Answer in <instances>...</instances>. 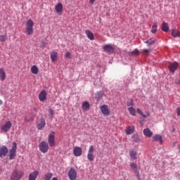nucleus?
<instances>
[{
    "instance_id": "21",
    "label": "nucleus",
    "mask_w": 180,
    "mask_h": 180,
    "mask_svg": "<svg viewBox=\"0 0 180 180\" xmlns=\"http://www.w3.org/2000/svg\"><path fill=\"white\" fill-rule=\"evenodd\" d=\"M85 33H86L88 39H89V40H95V37H94V33H92V32H91V30H86L85 31Z\"/></svg>"
},
{
    "instance_id": "7",
    "label": "nucleus",
    "mask_w": 180,
    "mask_h": 180,
    "mask_svg": "<svg viewBox=\"0 0 180 180\" xmlns=\"http://www.w3.org/2000/svg\"><path fill=\"white\" fill-rule=\"evenodd\" d=\"M48 143L51 147H54V146H56V137L54 136V132H52L49 135Z\"/></svg>"
},
{
    "instance_id": "49",
    "label": "nucleus",
    "mask_w": 180,
    "mask_h": 180,
    "mask_svg": "<svg viewBox=\"0 0 180 180\" xmlns=\"http://www.w3.org/2000/svg\"><path fill=\"white\" fill-rule=\"evenodd\" d=\"M95 1L96 0H89V4H91V5H94V4H95Z\"/></svg>"
},
{
    "instance_id": "9",
    "label": "nucleus",
    "mask_w": 180,
    "mask_h": 180,
    "mask_svg": "<svg viewBox=\"0 0 180 180\" xmlns=\"http://www.w3.org/2000/svg\"><path fill=\"white\" fill-rule=\"evenodd\" d=\"M46 126V120L44 117H41L37 122V127L38 130H42L43 128Z\"/></svg>"
},
{
    "instance_id": "34",
    "label": "nucleus",
    "mask_w": 180,
    "mask_h": 180,
    "mask_svg": "<svg viewBox=\"0 0 180 180\" xmlns=\"http://www.w3.org/2000/svg\"><path fill=\"white\" fill-rule=\"evenodd\" d=\"M128 110H129L130 115H131L132 116H136V109H134V108L129 107L128 108Z\"/></svg>"
},
{
    "instance_id": "11",
    "label": "nucleus",
    "mask_w": 180,
    "mask_h": 180,
    "mask_svg": "<svg viewBox=\"0 0 180 180\" xmlns=\"http://www.w3.org/2000/svg\"><path fill=\"white\" fill-rule=\"evenodd\" d=\"M63 4L58 3L55 6V11L56 13H58V15H63Z\"/></svg>"
},
{
    "instance_id": "51",
    "label": "nucleus",
    "mask_w": 180,
    "mask_h": 180,
    "mask_svg": "<svg viewBox=\"0 0 180 180\" xmlns=\"http://www.w3.org/2000/svg\"><path fill=\"white\" fill-rule=\"evenodd\" d=\"M176 142H174V143H173V147H176Z\"/></svg>"
},
{
    "instance_id": "53",
    "label": "nucleus",
    "mask_w": 180,
    "mask_h": 180,
    "mask_svg": "<svg viewBox=\"0 0 180 180\" xmlns=\"http://www.w3.org/2000/svg\"><path fill=\"white\" fill-rule=\"evenodd\" d=\"M4 103V102L2 101V100H0V105H2Z\"/></svg>"
},
{
    "instance_id": "25",
    "label": "nucleus",
    "mask_w": 180,
    "mask_h": 180,
    "mask_svg": "<svg viewBox=\"0 0 180 180\" xmlns=\"http://www.w3.org/2000/svg\"><path fill=\"white\" fill-rule=\"evenodd\" d=\"M162 30L165 32L169 30V26L168 25V23L165 22L162 24Z\"/></svg>"
},
{
    "instance_id": "39",
    "label": "nucleus",
    "mask_w": 180,
    "mask_h": 180,
    "mask_svg": "<svg viewBox=\"0 0 180 180\" xmlns=\"http://www.w3.org/2000/svg\"><path fill=\"white\" fill-rule=\"evenodd\" d=\"M103 96V93L102 91H98L96 94V98H97L98 99H101V98H102Z\"/></svg>"
},
{
    "instance_id": "26",
    "label": "nucleus",
    "mask_w": 180,
    "mask_h": 180,
    "mask_svg": "<svg viewBox=\"0 0 180 180\" xmlns=\"http://www.w3.org/2000/svg\"><path fill=\"white\" fill-rule=\"evenodd\" d=\"M134 131V126L128 127L126 129V134L130 135Z\"/></svg>"
},
{
    "instance_id": "22",
    "label": "nucleus",
    "mask_w": 180,
    "mask_h": 180,
    "mask_svg": "<svg viewBox=\"0 0 180 180\" xmlns=\"http://www.w3.org/2000/svg\"><path fill=\"white\" fill-rule=\"evenodd\" d=\"M6 78V73L4 71V68H0V79L1 81H5Z\"/></svg>"
},
{
    "instance_id": "8",
    "label": "nucleus",
    "mask_w": 180,
    "mask_h": 180,
    "mask_svg": "<svg viewBox=\"0 0 180 180\" xmlns=\"http://www.w3.org/2000/svg\"><path fill=\"white\" fill-rule=\"evenodd\" d=\"M100 109L103 115H105V116H109L110 115V111H109V107H108V105H101Z\"/></svg>"
},
{
    "instance_id": "27",
    "label": "nucleus",
    "mask_w": 180,
    "mask_h": 180,
    "mask_svg": "<svg viewBox=\"0 0 180 180\" xmlns=\"http://www.w3.org/2000/svg\"><path fill=\"white\" fill-rule=\"evenodd\" d=\"M180 32L176 29H173L172 31V35L173 37H179Z\"/></svg>"
},
{
    "instance_id": "52",
    "label": "nucleus",
    "mask_w": 180,
    "mask_h": 180,
    "mask_svg": "<svg viewBox=\"0 0 180 180\" xmlns=\"http://www.w3.org/2000/svg\"><path fill=\"white\" fill-rule=\"evenodd\" d=\"M51 180H58V179H57V177H53Z\"/></svg>"
},
{
    "instance_id": "41",
    "label": "nucleus",
    "mask_w": 180,
    "mask_h": 180,
    "mask_svg": "<svg viewBox=\"0 0 180 180\" xmlns=\"http://www.w3.org/2000/svg\"><path fill=\"white\" fill-rule=\"evenodd\" d=\"M94 151V146H91L89 148V153L88 154H93Z\"/></svg>"
},
{
    "instance_id": "23",
    "label": "nucleus",
    "mask_w": 180,
    "mask_h": 180,
    "mask_svg": "<svg viewBox=\"0 0 180 180\" xmlns=\"http://www.w3.org/2000/svg\"><path fill=\"white\" fill-rule=\"evenodd\" d=\"M35 115H32V114H27L25 117V120L26 122H32V120H34Z\"/></svg>"
},
{
    "instance_id": "17",
    "label": "nucleus",
    "mask_w": 180,
    "mask_h": 180,
    "mask_svg": "<svg viewBox=\"0 0 180 180\" xmlns=\"http://www.w3.org/2000/svg\"><path fill=\"white\" fill-rule=\"evenodd\" d=\"M46 96H47V94L46 93V91L44 90L41 91L39 95V101H41V102H44V101H46Z\"/></svg>"
},
{
    "instance_id": "29",
    "label": "nucleus",
    "mask_w": 180,
    "mask_h": 180,
    "mask_svg": "<svg viewBox=\"0 0 180 180\" xmlns=\"http://www.w3.org/2000/svg\"><path fill=\"white\" fill-rule=\"evenodd\" d=\"M31 72L34 75L39 74V68H37L36 65H33L31 68Z\"/></svg>"
},
{
    "instance_id": "33",
    "label": "nucleus",
    "mask_w": 180,
    "mask_h": 180,
    "mask_svg": "<svg viewBox=\"0 0 180 180\" xmlns=\"http://www.w3.org/2000/svg\"><path fill=\"white\" fill-rule=\"evenodd\" d=\"M140 54V51L138 49H135L131 52H129V56H139Z\"/></svg>"
},
{
    "instance_id": "55",
    "label": "nucleus",
    "mask_w": 180,
    "mask_h": 180,
    "mask_svg": "<svg viewBox=\"0 0 180 180\" xmlns=\"http://www.w3.org/2000/svg\"><path fill=\"white\" fill-rule=\"evenodd\" d=\"M34 110H37V109H36V108H34Z\"/></svg>"
},
{
    "instance_id": "18",
    "label": "nucleus",
    "mask_w": 180,
    "mask_h": 180,
    "mask_svg": "<svg viewBox=\"0 0 180 180\" xmlns=\"http://www.w3.org/2000/svg\"><path fill=\"white\" fill-rule=\"evenodd\" d=\"M129 157L131 160H137V152L136 150L132 149L129 150Z\"/></svg>"
},
{
    "instance_id": "24",
    "label": "nucleus",
    "mask_w": 180,
    "mask_h": 180,
    "mask_svg": "<svg viewBox=\"0 0 180 180\" xmlns=\"http://www.w3.org/2000/svg\"><path fill=\"white\" fill-rule=\"evenodd\" d=\"M153 141H160V144H162V136L160 134H157L153 136Z\"/></svg>"
},
{
    "instance_id": "19",
    "label": "nucleus",
    "mask_w": 180,
    "mask_h": 180,
    "mask_svg": "<svg viewBox=\"0 0 180 180\" xmlns=\"http://www.w3.org/2000/svg\"><path fill=\"white\" fill-rule=\"evenodd\" d=\"M89 108H91V105H89V103L88 101L83 102L82 105V110H89Z\"/></svg>"
},
{
    "instance_id": "37",
    "label": "nucleus",
    "mask_w": 180,
    "mask_h": 180,
    "mask_svg": "<svg viewBox=\"0 0 180 180\" xmlns=\"http://www.w3.org/2000/svg\"><path fill=\"white\" fill-rule=\"evenodd\" d=\"M87 159L89 160V161H94L95 160V156H94L93 153H88Z\"/></svg>"
},
{
    "instance_id": "13",
    "label": "nucleus",
    "mask_w": 180,
    "mask_h": 180,
    "mask_svg": "<svg viewBox=\"0 0 180 180\" xmlns=\"http://www.w3.org/2000/svg\"><path fill=\"white\" fill-rule=\"evenodd\" d=\"M37 176H39V171L35 170L29 174L28 180H36Z\"/></svg>"
},
{
    "instance_id": "45",
    "label": "nucleus",
    "mask_w": 180,
    "mask_h": 180,
    "mask_svg": "<svg viewBox=\"0 0 180 180\" xmlns=\"http://www.w3.org/2000/svg\"><path fill=\"white\" fill-rule=\"evenodd\" d=\"M176 113H177V116H180V108L179 107H178L176 108Z\"/></svg>"
},
{
    "instance_id": "47",
    "label": "nucleus",
    "mask_w": 180,
    "mask_h": 180,
    "mask_svg": "<svg viewBox=\"0 0 180 180\" xmlns=\"http://www.w3.org/2000/svg\"><path fill=\"white\" fill-rule=\"evenodd\" d=\"M143 53H145V54H148L150 53V51L148 49H143Z\"/></svg>"
},
{
    "instance_id": "28",
    "label": "nucleus",
    "mask_w": 180,
    "mask_h": 180,
    "mask_svg": "<svg viewBox=\"0 0 180 180\" xmlns=\"http://www.w3.org/2000/svg\"><path fill=\"white\" fill-rule=\"evenodd\" d=\"M156 40L154 38H152L146 41H145V43L147 44V46L148 47H150V46H152V44H154L155 43Z\"/></svg>"
},
{
    "instance_id": "10",
    "label": "nucleus",
    "mask_w": 180,
    "mask_h": 180,
    "mask_svg": "<svg viewBox=\"0 0 180 180\" xmlns=\"http://www.w3.org/2000/svg\"><path fill=\"white\" fill-rule=\"evenodd\" d=\"M73 154L75 157H81V155H82V148L79 146L75 147L73 149Z\"/></svg>"
},
{
    "instance_id": "20",
    "label": "nucleus",
    "mask_w": 180,
    "mask_h": 180,
    "mask_svg": "<svg viewBox=\"0 0 180 180\" xmlns=\"http://www.w3.org/2000/svg\"><path fill=\"white\" fill-rule=\"evenodd\" d=\"M143 134L146 137H152L153 131L149 128H146L143 129Z\"/></svg>"
},
{
    "instance_id": "46",
    "label": "nucleus",
    "mask_w": 180,
    "mask_h": 180,
    "mask_svg": "<svg viewBox=\"0 0 180 180\" xmlns=\"http://www.w3.org/2000/svg\"><path fill=\"white\" fill-rule=\"evenodd\" d=\"M176 84H180V77L176 79Z\"/></svg>"
},
{
    "instance_id": "14",
    "label": "nucleus",
    "mask_w": 180,
    "mask_h": 180,
    "mask_svg": "<svg viewBox=\"0 0 180 180\" xmlns=\"http://www.w3.org/2000/svg\"><path fill=\"white\" fill-rule=\"evenodd\" d=\"M103 49L105 53H113V51H115L113 46L110 44L103 46Z\"/></svg>"
},
{
    "instance_id": "50",
    "label": "nucleus",
    "mask_w": 180,
    "mask_h": 180,
    "mask_svg": "<svg viewBox=\"0 0 180 180\" xmlns=\"http://www.w3.org/2000/svg\"><path fill=\"white\" fill-rule=\"evenodd\" d=\"M143 123H144V120L140 121V124L141 126H143Z\"/></svg>"
},
{
    "instance_id": "42",
    "label": "nucleus",
    "mask_w": 180,
    "mask_h": 180,
    "mask_svg": "<svg viewBox=\"0 0 180 180\" xmlns=\"http://www.w3.org/2000/svg\"><path fill=\"white\" fill-rule=\"evenodd\" d=\"M50 116L53 117V115H54V110L50 108L49 110H48Z\"/></svg>"
},
{
    "instance_id": "43",
    "label": "nucleus",
    "mask_w": 180,
    "mask_h": 180,
    "mask_svg": "<svg viewBox=\"0 0 180 180\" xmlns=\"http://www.w3.org/2000/svg\"><path fill=\"white\" fill-rule=\"evenodd\" d=\"M127 106H131V108H133L134 103H133V101H129L127 103Z\"/></svg>"
},
{
    "instance_id": "30",
    "label": "nucleus",
    "mask_w": 180,
    "mask_h": 180,
    "mask_svg": "<svg viewBox=\"0 0 180 180\" xmlns=\"http://www.w3.org/2000/svg\"><path fill=\"white\" fill-rule=\"evenodd\" d=\"M132 140L133 141H134V143H140V141H141V139H140V136H139V135H133Z\"/></svg>"
},
{
    "instance_id": "2",
    "label": "nucleus",
    "mask_w": 180,
    "mask_h": 180,
    "mask_svg": "<svg viewBox=\"0 0 180 180\" xmlns=\"http://www.w3.org/2000/svg\"><path fill=\"white\" fill-rule=\"evenodd\" d=\"M33 26H34V22H33V20L29 19L26 22V28H25V33L27 34V36H30V34H33L34 30Z\"/></svg>"
},
{
    "instance_id": "12",
    "label": "nucleus",
    "mask_w": 180,
    "mask_h": 180,
    "mask_svg": "<svg viewBox=\"0 0 180 180\" xmlns=\"http://www.w3.org/2000/svg\"><path fill=\"white\" fill-rule=\"evenodd\" d=\"M8 148L4 146L0 148V158H4V157H6V154H8Z\"/></svg>"
},
{
    "instance_id": "1",
    "label": "nucleus",
    "mask_w": 180,
    "mask_h": 180,
    "mask_svg": "<svg viewBox=\"0 0 180 180\" xmlns=\"http://www.w3.org/2000/svg\"><path fill=\"white\" fill-rule=\"evenodd\" d=\"M25 176V172L20 169H14L10 175V180H20Z\"/></svg>"
},
{
    "instance_id": "5",
    "label": "nucleus",
    "mask_w": 180,
    "mask_h": 180,
    "mask_svg": "<svg viewBox=\"0 0 180 180\" xmlns=\"http://www.w3.org/2000/svg\"><path fill=\"white\" fill-rule=\"evenodd\" d=\"M68 176L70 180L77 179V170L74 167L70 168L68 173Z\"/></svg>"
},
{
    "instance_id": "32",
    "label": "nucleus",
    "mask_w": 180,
    "mask_h": 180,
    "mask_svg": "<svg viewBox=\"0 0 180 180\" xmlns=\"http://www.w3.org/2000/svg\"><path fill=\"white\" fill-rule=\"evenodd\" d=\"M130 167L134 169L135 174L139 172V169H137V165L134 162L130 163Z\"/></svg>"
},
{
    "instance_id": "15",
    "label": "nucleus",
    "mask_w": 180,
    "mask_h": 180,
    "mask_svg": "<svg viewBox=\"0 0 180 180\" xmlns=\"http://www.w3.org/2000/svg\"><path fill=\"white\" fill-rule=\"evenodd\" d=\"M51 60L52 61V63H56V61H57V58L58 57V53H57V51H53L51 53Z\"/></svg>"
},
{
    "instance_id": "4",
    "label": "nucleus",
    "mask_w": 180,
    "mask_h": 180,
    "mask_svg": "<svg viewBox=\"0 0 180 180\" xmlns=\"http://www.w3.org/2000/svg\"><path fill=\"white\" fill-rule=\"evenodd\" d=\"M39 150L41 151V153H43V154H46V153H47V151H49V143H47L46 141H42L40 143H39Z\"/></svg>"
},
{
    "instance_id": "6",
    "label": "nucleus",
    "mask_w": 180,
    "mask_h": 180,
    "mask_svg": "<svg viewBox=\"0 0 180 180\" xmlns=\"http://www.w3.org/2000/svg\"><path fill=\"white\" fill-rule=\"evenodd\" d=\"M12 128V122L11 121H7L4 124L1 125V129L2 131H5V133H7V131H9Z\"/></svg>"
},
{
    "instance_id": "44",
    "label": "nucleus",
    "mask_w": 180,
    "mask_h": 180,
    "mask_svg": "<svg viewBox=\"0 0 180 180\" xmlns=\"http://www.w3.org/2000/svg\"><path fill=\"white\" fill-rule=\"evenodd\" d=\"M65 58H71V53L67 52V53L65 54Z\"/></svg>"
},
{
    "instance_id": "31",
    "label": "nucleus",
    "mask_w": 180,
    "mask_h": 180,
    "mask_svg": "<svg viewBox=\"0 0 180 180\" xmlns=\"http://www.w3.org/2000/svg\"><path fill=\"white\" fill-rule=\"evenodd\" d=\"M51 178H53V173L51 172L46 173L44 175V180H51Z\"/></svg>"
},
{
    "instance_id": "3",
    "label": "nucleus",
    "mask_w": 180,
    "mask_h": 180,
    "mask_svg": "<svg viewBox=\"0 0 180 180\" xmlns=\"http://www.w3.org/2000/svg\"><path fill=\"white\" fill-rule=\"evenodd\" d=\"M16 150H18V144L16 142H13V146L9 152V160H13L16 157Z\"/></svg>"
},
{
    "instance_id": "36",
    "label": "nucleus",
    "mask_w": 180,
    "mask_h": 180,
    "mask_svg": "<svg viewBox=\"0 0 180 180\" xmlns=\"http://www.w3.org/2000/svg\"><path fill=\"white\" fill-rule=\"evenodd\" d=\"M137 113H139L141 115V116H142V117H147L148 116H150V113H147V115H144L143 113V111H141V110L140 108H138L136 110Z\"/></svg>"
},
{
    "instance_id": "48",
    "label": "nucleus",
    "mask_w": 180,
    "mask_h": 180,
    "mask_svg": "<svg viewBox=\"0 0 180 180\" xmlns=\"http://www.w3.org/2000/svg\"><path fill=\"white\" fill-rule=\"evenodd\" d=\"M135 174H136V175L138 179H139V180H141V179H140V174L139 173V172H137L135 173Z\"/></svg>"
},
{
    "instance_id": "54",
    "label": "nucleus",
    "mask_w": 180,
    "mask_h": 180,
    "mask_svg": "<svg viewBox=\"0 0 180 180\" xmlns=\"http://www.w3.org/2000/svg\"><path fill=\"white\" fill-rule=\"evenodd\" d=\"M179 153H180V145H179Z\"/></svg>"
},
{
    "instance_id": "35",
    "label": "nucleus",
    "mask_w": 180,
    "mask_h": 180,
    "mask_svg": "<svg viewBox=\"0 0 180 180\" xmlns=\"http://www.w3.org/2000/svg\"><path fill=\"white\" fill-rule=\"evenodd\" d=\"M137 113H139L141 115V116H142V117H147L148 116H150V113H147V115H144L143 113V111H141V110L140 108H138L136 110Z\"/></svg>"
},
{
    "instance_id": "38",
    "label": "nucleus",
    "mask_w": 180,
    "mask_h": 180,
    "mask_svg": "<svg viewBox=\"0 0 180 180\" xmlns=\"http://www.w3.org/2000/svg\"><path fill=\"white\" fill-rule=\"evenodd\" d=\"M157 29H158L157 23L155 22L152 26L151 33H153V34L156 33Z\"/></svg>"
},
{
    "instance_id": "40",
    "label": "nucleus",
    "mask_w": 180,
    "mask_h": 180,
    "mask_svg": "<svg viewBox=\"0 0 180 180\" xmlns=\"http://www.w3.org/2000/svg\"><path fill=\"white\" fill-rule=\"evenodd\" d=\"M8 37V36H6V34L4 35H1L0 36V41H6V38Z\"/></svg>"
},
{
    "instance_id": "16",
    "label": "nucleus",
    "mask_w": 180,
    "mask_h": 180,
    "mask_svg": "<svg viewBox=\"0 0 180 180\" xmlns=\"http://www.w3.org/2000/svg\"><path fill=\"white\" fill-rule=\"evenodd\" d=\"M178 68V63L174 62L169 66L170 72H175V70Z\"/></svg>"
}]
</instances>
